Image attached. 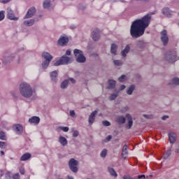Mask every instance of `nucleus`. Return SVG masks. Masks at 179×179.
<instances>
[{
  "instance_id": "a211bd4d",
  "label": "nucleus",
  "mask_w": 179,
  "mask_h": 179,
  "mask_svg": "<svg viewBox=\"0 0 179 179\" xmlns=\"http://www.w3.org/2000/svg\"><path fill=\"white\" fill-rule=\"evenodd\" d=\"M29 124H34L35 125L37 124H40V117L37 116H33L29 119Z\"/></svg>"
},
{
  "instance_id": "c9c22d12",
  "label": "nucleus",
  "mask_w": 179,
  "mask_h": 179,
  "mask_svg": "<svg viewBox=\"0 0 179 179\" xmlns=\"http://www.w3.org/2000/svg\"><path fill=\"white\" fill-rule=\"evenodd\" d=\"M171 85H179V78L177 77L173 78L171 81Z\"/></svg>"
},
{
  "instance_id": "1a4fd4ad",
  "label": "nucleus",
  "mask_w": 179,
  "mask_h": 179,
  "mask_svg": "<svg viewBox=\"0 0 179 179\" xmlns=\"http://www.w3.org/2000/svg\"><path fill=\"white\" fill-rule=\"evenodd\" d=\"M99 111L97 110L93 111L88 117V123L90 125H92V124H94V121L96 120V116L97 115V113Z\"/></svg>"
},
{
  "instance_id": "79ce46f5",
  "label": "nucleus",
  "mask_w": 179,
  "mask_h": 179,
  "mask_svg": "<svg viewBox=\"0 0 179 179\" xmlns=\"http://www.w3.org/2000/svg\"><path fill=\"white\" fill-rule=\"evenodd\" d=\"M127 111H129V106H124L120 110V113L122 114H124V113H127Z\"/></svg>"
},
{
  "instance_id": "13d9d810",
  "label": "nucleus",
  "mask_w": 179,
  "mask_h": 179,
  "mask_svg": "<svg viewBox=\"0 0 179 179\" xmlns=\"http://www.w3.org/2000/svg\"><path fill=\"white\" fill-rule=\"evenodd\" d=\"M10 0H3V1H2V3H8V2H10Z\"/></svg>"
},
{
  "instance_id": "423d86ee",
  "label": "nucleus",
  "mask_w": 179,
  "mask_h": 179,
  "mask_svg": "<svg viewBox=\"0 0 179 179\" xmlns=\"http://www.w3.org/2000/svg\"><path fill=\"white\" fill-rule=\"evenodd\" d=\"M78 164H79V161L75 159L74 158H71L69 161V167L73 173H76L78 171Z\"/></svg>"
},
{
  "instance_id": "6e6552de",
  "label": "nucleus",
  "mask_w": 179,
  "mask_h": 179,
  "mask_svg": "<svg viewBox=\"0 0 179 179\" xmlns=\"http://www.w3.org/2000/svg\"><path fill=\"white\" fill-rule=\"evenodd\" d=\"M126 118L127 120V124H126V128L127 129H131L132 128V126L134 125V121L132 120V115L129 113L126 114Z\"/></svg>"
},
{
  "instance_id": "c85d7f7f",
  "label": "nucleus",
  "mask_w": 179,
  "mask_h": 179,
  "mask_svg": "<svg viewBox=\"0 0 179 179\" xmlns=\"http://www.w3.org/2000/svg\"><path fill=\"white\" fill-rule=\"evenodd\" d=\"M134 90H135V85H132L127 88V94H128L129 96H131L132 93H134Z\"/></svg>"
},
{
  "instance_id": "a878e982",
  "label": "nucleus",
  "mask_w": 179,
  "mask_h": 179,
  "mask_svg": "<svg viewBox=\"0 0 179 179\" xmlns=\"http://www.w3.org/2000/svg\"><path fill=\"white\" fill-rule=\"evenodd\" d=\"M108 89L109 90H112V89H114L115 87V80H109L108 83Z\"/></svg>"
},
{
  "instance_id": "37998d69",
  "label": "nucleus",
  "mask_w": 179,
  "mask_h": 179,
  "mask_svg": "<svg viewBox=\"0 0 179 179\" xmlns=\"http://www.w3.org/2000/svg\"><path fill=\"white\" fill-rule=\"evenodd\" d=\"M5 19V11L1 10L0 11V22H2Z\"/></svg>"
},
{
  "instance_id": "f8f14e48",
  "label": "nucleus",
  "mask_w": 179,
  "mask_h": 179,
  "mask_svg": "<svg viewBox=\"0 0 179 179\" xmlns=\"http://www.w3.org/2000/svg\"><path fill=\"white\" fill-rule=\"evenodd\" d=\"M69 41V39L66 36H61L57 42L58 45H66L68 44V42Z\"/></svg>"
},
{
  "instance_id": "bf43d9fd",
  "label": "nucleus",
  "mask_w": 179,
  "mask_h": 179,
  "mask_svg": "<svg viewBox=\"0 0 179 179\" xmlns=\"http://www.w3.org/2000/svg\"><path fill=\"white\" fill-rule=\"evenodd\" d=\"M175 152H176V153H179V148H176V149L175 150Z\"/></svg>"
},
{
  "instance_id": "2eb2a0df",
  "label": "nucleus",
  "mask_w": 179,
  "mask_h": 179,
  "mask_svg": "<svg viewBox=\"0 0 179 179\" xmlns=\"http://www.w3.org/2000/svg\"><path fill=\"white\" fill-rule=\"evenodd\" d=\"M13 129L17 135H20L23 132V126L21 124H15L13 127Z\"/></svg>"
},
{
  "instance_id": "20e7f679",
  "label": "nucleus",
  "mask_w": 179,
  "mask_h": 179,
  "mask_svg": "<svg viewBox=\"0 0 179 179\" xmlns=\"http://www.w3.org/2000/svg\"><path fill=\"white\" fill-rule=\"evenodd\" d=\"M179 57H177V52H169L167 53L165 56V60L167 61V62H176V61H178Z\"/></svg>"
},
{
  "instance_id": "ea45409f",
  "label": "nucleus",
  "mask_w": 179,
  "mask_h": 179,
  "mask_svg": "<svg viewBox=\"0 0 179 179\" xmlns=\"http://www.w3.org/2000/svg\"><path fill=\"white\" fill-rule=\"evenodd\" d=\"M108 152V151L107 150V149L103 150L100 154L101 157H106V156H107Z\"/></svg>"
},
{
  "instance_id": "39448f33",
  "label": "nucleus",
  "mask_w": 179,
  "mask_h": 179,
  "mask_svg": "<svg viewBox=\"0 0 179 179\" xmlns=\"http://www.w3.org/2000/svg\"><path fill=\"white\" fill-rule=\"evenodd\" d=\"M72 61V58L63 56L60 58L59 60H57L55 63H54V66H59V65H66V64H70Z\"/></svg>"
},
{
  "instance_id": "5fc2aeb1",
  "label": "nucleus",
  "mask_w": 179,
  "mask_h": 179,
  "mask_svg": "<svg viewBox=\"0 0 179 179\" xmlns=\"http://www.w3.org/2000/svg\"><path fill=\"white\" fill-rule=\"evenodd\" d=\"M113 138V136H108L107 137H106V141L107 142H109V141H111V138Z\"/></svg>"
},
{
  "instance_id": "473e14b6",
  "label": "nucleus",
  "mask_w": 179,
  "mask_h": 179,
  "mask_svg": "<svg viewBox=\"0 0 179 179\" xmlns=\"http://www.w3.org/2000/svg\"><path fill=\"white\" fill-rule=\"evenodd\" d=\"M108 173L110 174V176H112V177H115V178L118 177V174L117 173V172H115V170H114V169L113 168H108Z\"/></svg>"
},
{
  "instance_id": "f257e3e1",
  "label": "nucleus",
  "mask_w": 179,
  "mask_h": 179,
  "mask_svg": "<svg viewBox=\"0 0 179 179\" xmlns=\"http://www.w3.org/2000/svg\"><path fill=\"white\" fill-rule=\"evenodd\" d=\"M152 15L148 14L141 19L134 20L130 27V35L133 38H139L145 34V30L149 27Z\"/></svg>"
},
{
  "instance_id": "0e129e2a",
  "label": "nucleus",
  "mask_w": 179,
  "mask_h": 179,
  "mask_svg": "<svg viewBox=\"0 0 179 179\" xmlns=\"http://www.w3.org/2000/svg\"><path fill=\"white\" fill-rule=\"evenodd\" d=\"M2 176H3V174L1 173L0 177H2Z\"/></svg>"
},
{
  "instance_id": "3c124183",
  "label": "nucleus",
  "mask_w": 179,
  "mask_h": 179,
  "mask_svg": "<svg viewBox=\"0 0 179 179\" xmlns=\"http://www.w3.org/2000/svg\"><path fill=\"white\" fill-rule=\"evenodd\" d=\"M6 146V143L0 141V148H5Z\"/></svg>"
},
{
  "instance_id": "e2e57ef3",
  "label": "nucleus",
  "mask_w": 179,
  "mask_h": 179,
  "mask_svg": "<svg viewBox=\"0 0 179 179\" xmlns=\"http://www.w3.org/2000/svg\"><path fill=\"white\" fill-rule=\"evenodd\" d=\"M68 178H69V179H73V177H72V176H69Z\"/></svg>"
},
{
  "instance_id": "f03ea898",
  "label": "nucleus",
  "mask_w": 179,
  "mask_h": 179,
  "mask_svg": "<svg viewBox=\"0 0 179 179\" xmlns=\"http://www.w3.org/2000/svg\"><path fill=\"white\" fill-rule=\"evenodd\" d=\"M19 90L20 94L26 99H30L36 94V90L27 82H22L20 84Z\"/></svg>"
},
{
  "instance_id": "f3484780",
  "label": "nucleus",
  "mask_w": 179,
  "mask_h": 179,
  "mask_svg": "<svg viewBox=\"0 0 179 179\" xmlns=\"http://www.w3.org/2000/svg\"><path fill=\"white\" fill-rule=\"evenodd\" d=\"M50 75V79L52 82H58V72H57V71H52Z\"/></svg>"
},
{
  "instance_id": "7c9ffc66",
  "label": "nucleus",
  "mask_w": 179,
  "mask_h": 179,
  "mask_svg": "<svg viewBox=\"0 0 179 179\" xmlns=\"http://www.w3.org/2000/svg\"><path fill=\"white\" fill-rule=\"evenodd\" d=\"M34 22L35 21L34 19L25 20L24 22V26L31 27V26H33V24H34Z\"/></svg>"
},
{
  "instance_id": "4d7b16f0",
  "label": "nucleus",
  "mask_w": 179,
  "mask_h": 179,
  "mask_svg": "<svg viewBox=\"0 0 179 179\" xmlns=\"http://www.w3.org/2000/svg\"><path fill=\"white\" fill-rule=\"evenodd\" d=\"M66 55H71V50H66Z\"/></svg>"
},
{
  "instance_id": "603ef678",
  "label": "nucleus",
  "mask_w": 179,
  "mask_h": 179,
  "mask_svg": "<svg viewBox=\"0 0 179 179\" xmlns=\"http://www.w3.org/2000/svg\"><path fill=\"white\" fill-rule=\"evenodd\" d=\"M13 179H20V175L19 173H16L13 176Z\"/></svg>"
},
{
  "instance_id": "5701e85b",
  "label": "nucleus",
  "mask_w": 179,
  "mask_h": 179,
  "mask_svg": "<svg viewBox=\"0 0 179 179\" xmlns=\"http://www.w3.org/2000/svg\"><path fill=\"white\" fill-rule=\"evenodd\" d=\"M59 143L62 146H66V145H68V140H66L65 137L60 136L59 137Z\"/></svg>"
},
{
  "instance_id": "338daca9",
  "label": "nucleus",
  "mask_w": 179,
  "mask_h": 179,
  "mask_svg": "<svg viewBox=\"0 0 179 179\" xmlns=\"http://www.w3.org/2000/svg\"><path fill=\"white\" fill-rule=\"evenodd\" d=\"M178 16H179V13H178Z\"/></svg>"
},
{
  "instance_id": "680f3d73",
  "label": "nucleus",
  "mask_w": 179,
  "mask_h": 179,
  "mask_svg": "<svg viewBox=\"0 0 179 179\" xmlns=\"http://www.w3.org/2000/svg\"><path fill=\"white\" fill-rule=\"evenodd\" d=\"M1 155L2 156H3V155H5V152H4L3 151H1Z\"/></svg>"
},
{
  "instance_id": "49530a36",
  "label": "nucleus",
  "mask_w": 179,
  "mask_h": 179,
  "mask_svg": "<svg viewBox=\"0 0 179 179\" xmlns=\"http://www.w3.org/2000/svg\"><path fill=\"white\" fill-rule=\"evenodd\" d=\"M103 125H104V127H110V125H111V123H110V122L107 121V120H104L102 122Z\"/></svg>"
},
{
  "instance_id": "9d476101",
  "label": "nucleus",
  "mask_w": 179,
  "mask_h": 179,
  "mask_svg": "<svg viewBox=\"0 0 179 179\" xmlns=\"http://www.w3.org/2000/svg\"><path fill=\"white\" fill-rule=\"evenodd\" d=\"M7 17L10 20H19V17L15 16L13 10L10 8H7Z\"/></svg>"
},
{
  "instance_id": "c03bdc74",
  "label": "nucleus",
  "mask_w": 179,
  "mask_h": 179,
  "mask_svg": "<svg viewBox=\"0 0 179 179\" xmlns=\"http://www.w3.org/2000/svg\"><path fill=\"white\" fill-rule=\"evenodd\" d=\"M0 139H1L2 141H5L6 139L5 133H3V131L0 132Z\"/></svg>"
},
{
  "instance_id": "6e6d98bb",
  "label": "nucleus",
  "mask_w": 179,
  "mask_h": 179,
  "mask_svg": "<svg viewBox=\"0 0 179 179\" xmlns=\"http://www.w3.org/2000/svg\"><path fill=\"white\" fill-rule=\"evenodd\" d=\"M167 118H169V116H167V115H164V116L162 117V120H163L164 121L166 120H167Z\"/></svg>"
},
{
  "instance_id": "7ed1b4c3",
  "label": "nucleus",
  "mask_w": 179,
  "mask_h": 179,
  "mask_svg": "<svg viewBox=\"0 0 179 179\" xmlns=\"http://www.w3.org/2000/svg\"><path fill=\"white\" fill-rule=\"evenodd\" d=\"M74 55L76 58L77 62H80V64H83L86 62V57L83 55V52L79 49H76L73 50Z\"/></svg>"
},
{
  "instance_id": "4be33fe9",
  "label": "nucleus",
  "mask_w": 179,
  "mask_h": 179,
  "mask_svg": "<svg viewBox=\"0 0 179 179\" xmlns=\"http://www.w3.org/2000/svg\"><path fill=\"white\" fill-rule=\"evenodd\" d=\"M127 121V119L124 116H118L116 118V122L119 124L120 125H122L125 124V122Z\"/></svg>"
},
{
  "instance_id": "2f4dec72",
  "label": "nucleus",
  "mask_w": 179,
  "mask_h": 179,
  "mask_svg": "<svg viewBox=\"0 0 179 179\" xmlns=\"http://www.w3.org/2000/svg\"><path fill=\"white\" fill-rule=\"evenodd\" d=\"M69 85V80H64L60 85L61 89H67L68 85Z\"/></svg>"
},
{
  "instance_id": "bb28decb",
  "label": "nucleus",
  "mask_w": 179,
  "mask_h": 179,
  "mask_svg": "<svg viewBox=\"0 0 179 179\" xmlns=\"http://www.w3.org/2000/svg\"><path fill=\"white\" fill-rule=\"evenodd\" d=\"M146 176L145 175H139L137 178H131L129 176H124L123 179H145Z\"/></svg>"
},
{
  "instance_id": "72a5a7b5",
  "label": "nucleus",
  "mask_w": 179,
  "mask_h": 179,
  "mask_svg": "<svg viewBox=\"0 0 179 179\" xmlns=\"http://www.w3.org/2000/svg\"><path fill=\"white\" fill-rule=\"evenodd\" d=\"M137 48H143L145 45V42L143 41H138L136 43Z\"/></svg>"
},
{
  "instance_id": "de8ad7c7",
  "label": "nucleus",
  "mask_w": 179,
  "mask_h": 179,
  "mask_svg": "<svg viewBox=\"0 0 179 179\" xmlns=\"http://www.w3.org/2000/svg\"><path fill=\"white\" fill-rule=\"evenodd\" d=\"M73 138H78V136H79V131L77 130H74L73 131Z\"/></svg>"
},
{
  "instance_id": "a18cd8bd",
  "label": "nucleus",
  "mask_w": 179,
  "mask_h": 179,
  "mask_svg": "<svg viewBox=\"0 0 179 179\" xmlns=\"http://www.w3.org/2000/svg\"><path fill=\"white\" fill-rule=\"evenodd\" d=\"M69 114L72 118H76V113H75V110H70Z\"/></svg>"
},
{
  "instance_id": "dca6fc26",
  "label": "nucleus",
  "mask_w": 179,
  "mask_h": 179,
  "mask_svg": "<svg viewBox=\"0 0 179 179\" xmlns=\"http://www.w3.org/2000/svg\"><path fill=\"white\" fill-rule=\"evenodd\" d=\"M42 57L45 59V61H49V62H51V61H52V55H51V54L48 52H43L42 53Z\"/></svg>"
},
{
  "instance_id": "69168bd1",
  "label": "nucleus",
  "mask_w": 179,
  "mask_h": 179,
  "mask_svg": "<svg viewBox=\"0 0 179 179\" xmlns=\"http://www.w3.org/2000/svg\"><path fill=\"white\" fill-rule=\"evenodd\" d=\"M120 2H124V0H120Z\"/></svg>"
},
{
  "instance_id": "8fccbe9b",
  "label": "nucleus",
  "mask_w": 179,
  "mask_h": 179,
  "mask_svg": "<svg viewBox=\"0 0 179 179\" xmlns=\"http://www.w3.org/2000/svg\"><path fill=\"white\" fill-rule=\"evenodd\" d=\"M67 80H69V82H71L73 85H75V83H76V80L72 78L67 79Z\"/></svg>"
},
{
  "instance_id": "ddd939ff",
  "label": "nucleus",
  "mask_w": 179,
  "mask_h": 179,
  "mask_svg": "<svg viewBox=\"0 0 179 179\" xmlns=\"http://www.w3.org/2000/svg\"><path fill=\"white\" fill-rule=\"evenodd\" d=\"M162 13L164 16H166L167 17H170V16H173V14L174 13V12L170 10V8L165 7L162 9Z\"/></svg>"
},
{
  "instance_id": "09e8293b",
  "label": "nucleus",
  "mask_w": 179,
  "mask_h": 179,
  "mask_svg": "<svg viewBox=\"0 0 179 179\" xmlns=\"http://www.w3.org/2000/svg\"><path fill=\"white\" fill-rule=\"evenodd\" d=\"M19 171H20V174H22V176L24 175V173H25L24 168H23V166H21L19 168Z\"/></svg>"
},
{
  "instance_id": "393cba45",
  "label": "nucleus",
  "mask_w": 179,
  "mask_h": 179,
  "mask_svg": "<svg viewBox=\"0 0 179 179\" xmlns=\"http://www.w3.org/2000/svg\"><path fill=\"white\" fill-rule=\"evenodd\" d=\"M118 49V46L115 44H112L110 46V52L113 55H117V50Z\"/></svg>"
},
{
  "instance_id": "4c0bfd02",
  "label": "nucleus",
  "mask_w": 179,
  "mask_h": 179,
  "mask_svg": "<svg viewBox=\"0 0 179 179\" xmlns=\"http://www.w3.org/2000/svg\"><path fill=\"white\" fill-rule=\"evenodd\" d=\"M118 80L120 82H125L126 80H128V77L125 75H122L119 78Z\"/></svg>"
},
{
  "instance_id": "864d4df0",
  "label": "nucleus",
  "mask_w": 179,
  "mask_h": 179,
  "mask_svg": "<svg viewBox=\"0 0 179 179\" xmlns=\"http://www.w3.org/2000/svg\"><path fill=\"white\" fill-rule=\"evenodd\" d=\"M125 87H126V86L125 85H121L120 86V87L119 88V90H125Z\"/></svg>"
},
{
  "instance_id": "e433bc0d",
  "label": "nucleus",
  "mask_w": 179,
  "mask_h": 179,
  "mask_svg": "<svg viewBox=\"0 0 179 179\" xmlns=\"http://www.w3.org/2000/svg\"><path fill=\"white\" fill-rule=\"evenodd\" d=\"M171 155V149H169V150L164 155V159H165V160H167V159H169V157H170Z\"/></svg>"
},
{
  "instance_id": "c756f323",
  "label": "nucleus",
  "mask_w": 179,
  "mask_h": 179,
  "mask_svg": "<svg viewBox=\"0 0 179 179\" xmlns=\"http://www.w3.org/2000/svg\"><path fill=\"white\" fill-rule=\"evenodd\" d=\"M120 94V92L118 91H116L115 92H113L110 96H109V100L113 101V100H115L117 97H118V95Z\"/></svg>"
},
{
  "instance_id": "58836bf2",
  "label": "nucleus",
  "mask_w": 179,
  "mask_h": 179,
  "mask_svg": "<svg viewBox=\"0 0 179 179\" xmlns=\"http://www.w3.org/2000/svg\"><path fill=\"white\" fill-rule=\"evenodd\" d=\"M113 64L115 65V66H121L123 63L121 60H113Z\"/></svg>"
},
{
  "instance_id": "cd10ccee",
  "label": "nucleus",
  "mask_w": 179,
  "mask_h": 179,
  "mask_svg": "<svg viewBox=\"0 0 179 179\" xmlns=\"http://www.w3.org/2000/svg\"><path fill=\"white\" fill-rule=\"evenodd\" d=\"M43 6L44 9H50L51 8V1L50 0H45Z\"/></svg>"
},
{
  "instance_id": "052dcab7",
  "label": "nucleus",
  "mask_w": 179,
  "mask_h": 179,
  "mask_svg": "<svg viewBox=\"0 0 179 179\" xmlns=\"http://www.w3.org/2000/svg\"><path fill=\"white\" fill-rule=\"evenodd\" d=\"M143 117H145V118H149V116L148 115H143Z\"/></svg>"
},
{
  "instance_id": "aec40b11",
  "label": "nucleus",
  "mask_w": 179,
  "mask_h": 179,
  "mask_svg": "<svg viewBox=\"0 0 179 179\" xmlns=\"http://www.w3.org/2000/svg\"><path fill=\"white\" fill-rule=\"evenodd\" d=\"M122 157L123 159H127L128 157V145H124L123 146L122 150Z\"/></svg>"
},
{
  "instance_id": "412c9836",
  "label": "nucleus",
  "mask_w": 179,
  "mask_h": 179,
  "mask_svg": "<svg viewBox=\"0 0 179 179\" xmlns=\"http://www.w3.org/2000/svg\"><path fill=\"white\" fill-rule=\"evenodd\" d=\"M92 38L94 41H97L100 38V31L98 29L93 31Z\"/></svg>"
},
{
  "instance_id": "b1692460",
  "label": "nucleus",
  "mask_w": 179,
  "mask_h": 179,
  "mask_svg": "<svg viewBox=\"0 0 179 179\" xmlns=\"http://www.w3.org/2000/svg\"><path fill=\"white\" fill-rule=\"evenodd\" d=\"M31 157V155H30V153L24 154L20 157V162H26L27 160H29Z\"/></svg>"
},
{
  "instance_id": "f704fd0d",
  "label": "nucleus",
  "mask_w": 179,
  "mask_h": 179,
  "mask_svg": "<svg viewBox=\"0 0 179 179\" xmlns=\"http://www.w3.org/2000/svg\"><path fill=\"white\" fill-rule=\"evenodd\" d=\"M50 61H48V60H45L42 62V68L43 69H47V68H48V66L50 65Z\"/></svg>"
},
{
  "instance_id": "a19ab883",
  "label": "nucleus",
  "mask_w": 179,
  "mask_h": 179,
  "mask_svg": "<svg viewBox=\"0 0 179 179\" xmlns=\"http://www.w3.org/2000/svg\"><path fill=\"white\" fill-rule=\"evenodd\" d=\"M58 129L63 131V132H68L69 131V127H59Z\"/></svg>"
},
{
  "instance_id": "0eeeda50",
  "label": "nucleus",
  "mask_w": 179,
  "mask_h": 179,
  "mask_svg": "<svg viewBox=\"0 0 179 179\" xmlns=\"http://www.w3.org/2000/svg\"><path fill=\"white\" fill-rule=\"evenodd\" d=\"M161 41L163 45L169 44V36H167V31L165 29L161 31Z\"/></svg>"
},
{
  "instance_id": "6ab92c4d",
  "label": "nucleus",
  "mask_w": 179,
  "mask_h": 179,
  "mask_svg": "<svg viewBox=\"0 0 179 179\" xmlns=\"http://www.w3.org/2000/svg\"><path fill=\"white\" fill-rule=\"evenodd\" d=\"M169 139L171 143H174V142L177 141V134H176V133H169Z\"/></svg>"
},
{
  "instance_id": "9b49d317",
  "label": "nucleus",
  "mask_w": 179,
  "mask_h": 179,
  "mask_svg": "<svg viewBox=\"0 0 179 179\" xmlns=\"http://www.w3.org/2000/svg\"><path fill=\"white\" fill-rule=\"evenodd\" d=\"M36 13V8L31 7L29 8L25 15L24 19H30V17H33L34 14Z\"/></svg>"
},
{
  "instance_id": "4468645a",
  "label": "nucleus",
  "mask_w": 179,
  "mask_h": 179,
  "mask_svg": "<svg viewBox=\"0 0 179 179\" xmlns=\"http://www.w3.org/2000/svg\"><path fill=\"white\" fill-rule=\"evenodd\" d=\"M129 51H131V45H127L123 50L121 52V55L123 58L127 57V55L129 53Z\"/></svg>"
}]
</instances>
